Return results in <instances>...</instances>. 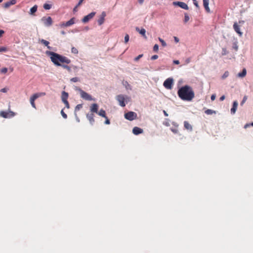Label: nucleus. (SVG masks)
Instances as JSON below:
<instances>
[{
    "instance_id": "obj_11",
    "label": "nucleus",
    "mask_w": 253,
    "mask_h": 253,
    "mask_svg": "<svg viewBox=\"0 0 253 253\" xmlns=\"http://www.w3.org/2000/svg\"><path fill=\"white\" fill-rule=\"evenodd\" d=\"M173 4L175 6H178L181 8L185 10H188L189 8L187 4L184 2L174 1L173 2Z\"/></svg>"
},
{
    "instance_id": "obj_36",
    "label": "nucleus",
    "mask_w": 253,
    "mask_h": 253,
    "mask_svg": "<svg viewBox=\"0 0 253 253\" xmlns=\"http://www.w3.org/2000/svg\"><path fill=\"white\" fill-rule=\"evenodd\" d=\"M159 41L161 42L162 45H163V46L165 47V46H166L167 45L166 43L163 40L159 38Z\"/></svg>"
},
{
    "instance_id": "obj_51",
    "label": "nucleus",
    "mask_w": 253,
    "mask_h": 253,
    "mask_svg": "<svg viewBox=\"0 0 253 253\" xmlns=\"http://www.w3.org/2000/svg\"><path fill=\"white\" fill-rule=\"evenodd\" d=\"M7 91V89L6 88H3L1 89L0 91L2 92H6Z\"/></svg>"
},
{
    "instance_id": "obj_10",
    "label": "nucleus",
    "mask_w": 253,
    "mask_h": 253,
    "mask_svg": "<svg viewBox=\"0 0 253 253\" xmlns=\"http://www.w3.org/2000/svg\"><path fill=\"white\" fill-rule=\"evenodd\" d=\"M117 101L119 103V105L122 107H125L126 106V103L125 101L126 100V97L124 95L120 94L118 95L116 98Z\"/></svg>"
},
{
    "instance_id": "obj_43",
    "label": "nucleus",
    "mask_w": 253,
    "mask_h": 253,
    "mask_svg": "<svg viewBox=\"0 0 253 253\" xmlns=\"http://www.w3.org/2000/svg\"><path fill=\"white\" fill-rule=\"evenodd\" d=\"M158 58V56L157 55H154L151 57V60H155V59H157Z\"/></svg>"
},
{
    "instance_id": "obj_48",
    "label": "nucleus",
    "mask_w": 253,
    "mask_h": 253,
    "mask_svg": "<svg viewBox=\"0 0 253 253\" xmlns=\"http://www.w3.org/2000/svg\"><path fill=\"white\" fill-rule=\"evenodd\" d=\"M9 2L11 4V5H13L16 3V0H11L10 1H9Z\"/></svg>"
},
{
    "instance_id": "obj_12",
    "label": "nucleus",
    "mask_w": 253,
    "mask_h": 253,
    "mask_svg": "<svg viewBox=\"0 0 253 253\" xmlns=\"http://www.w3.org/2000/svg\"><path fill=\"white\" fill-rule=\"evenodd\" d=\"M233 29L238 34L240 37H242L243 35V32L240 30V25H238L237 22H235L233 24Z\"/></svg>"
},
{
    "instance_id": "obj_61",
    "label": "nucleus",
    "mask_w": 253,
    "mask_h": 253,
    "mask_svg": "<svg viewBox=\"0 0 253 253\" xmlns=\"http://www.w3.org/2000/svg\"><path fill=\"white\" fill-rule=\"evenodd\" d=\"M163 112H164V114H165V115L166 116H168V114H167V113L165 110L163 111Z\"/></svg>"
},
{
    "instance_id": "obj_53",
    "label": "nucleus",
    "mask_w": 253,
    "mask_h": 253,
    "mask_svg": "<svg viewBox=\"0 0 253 253\" xmlns=\"http://www.w3.org/2000/svg\"><path fill=\"white\" fill-rule=\"evenodd\" d=\"M60 26L61 27H67L66 25V22H63V23H61L60 24Z\"/></svg>"
},
{
    "instance_id": "obj_37",
    "label": "nucleus",
    "mask_w": 253,
    "mask_h": 253,
    "mask_svg": "<svg viewBox=\"0 0 253 253\" xmlns=\"http://www.w3.org/2000/svg\"><path fill=\"white\" fill-rule=\"evenodd\" d=\"M129 37L128 35L126 34L125 37V42L127 43L129 41Z\"/></svg>"
},
{
    "instance_id": "obj_8",
    "label": "nucleus",
    "mask_w": 253,
    "mask_h": 253,
    "mask_svg": "<svg viewBox=\"0 0 253 253\" xmlns=\"http://www.w3.org/2000/svg\"><path fill=\"white\" fill-rule=\"evenodd\" d=\"M136 117L137 114L133 112H128L125 114V118L129 121H132Z\"/></svg>"
},
{
    "instance_id": "obj_21",
    "label": "nucleus",
    "mask_w": 253,
    "mask_h": 253,
    "mask_svg": "<svg viewBox=\"0 0 253 253\" xmlns=\"http://www.w3.org/2000/svg\"><path fill=\"white\" fill-rule=\"evenodd\" d=\"M75 18H71L70 20L66 22V25L67 27L70 26L75 23Z\"/></svg>"
},
{
    "instance_id": "obj_2",
    "label": "nucleus",
    "mask_w": 253,
    "mask_h": 253,
    "mask_svg": "<svg viewBox=\"0 0 253 253\" xmlns=\"http://www.w3.org/2000/svg\"><path fill=\"white\" fill-rule=\"evenodd\" d=\"M46 54L47 55L50 56L51 61L57 66H61V64L60 63L69 64L71 62V60L67 57L54 52L47 51H46Z\"/></svg>"
},
{
    "instance_id": "obj_33",
    "label": "nucleus",
    "mask_w": 253,
    "mask_h": 253,
    "mask_svg": "<svg viewBox=\"0 0 253 253\" xmlns=\"http://www.w3.org/2000/svg\"><path fill=\"white\" fill-rule=\"evenodd\" d=\"M82 107H83L82 104L77 105L75 108V111L80 110L82 108Z\"/></svg>"
},
{
    "instance_id": "obj_40",
    "label": "nucleus",
    "mask_w": 253,
    "mask_h": 253,
    "mask_svg": "<svg viewBox=\"0 0 253 253\" xmlns=\"http://www.w3.org/2000/svg\"><path fill=\"white\" fill-rule=\"evenodd\" d=\"M71 81L73 82H77L79 81V78L77 77H74L71 79Z\"/></svg>"
},
{
    "instance_id": "obj_6",
    "label": "nucleus",
    "mask_w": 253,
    "mask_h": 253,
    "mask_svg": "<svg viewBox=\"0 0 253 253\" xmlns=\"http://www.w3.org/2000/svg\"><path fill=\"white\" fill-rule=\"evenodd\" d=\"M79 91L80 93L81 97L83 99H84L85 100H88V101H91V100H94L92 98V96L90 94H89L87 92H85L82 89H80Z\"/></svg>"
},
{
    "instance_id": "obj_1",
    "label": "nucleus",
    "mask_w": 253,
    "mask_h": 253,
    "mask_svg": "<svg viewBox=\"0 0 253 253\" xmlns=\"http://www.w3.org/2000/svg\"><path fill=\"white\" fill-rule=\"evenodd\" d=\"M177 94L179 97L184 101H190L195 96L194 92L191 87L186 85L180 88Z\"/></svg>"
},
{
    "instance_id": "obj_22",
    "label": "nucleus",
    "mask_w": 253,
    "mask_h": 253,
    "mask_svg": "<svg viewBox=\"0 0 253 253\" xmlns=\"http://www.w3.org/2000/svg\"><path fill=\"white\" fill-rule=\"evenodd\" d=\"M184 126L185 128L188 130H192V127L191 125L187 121L184 122Z\"/></svg>"
},
{
    "instance_id": "obj_52",
    "label": "nucleus",
    "mask_w": 253,
    "mask_h": 253,
    "mask_svg": "<svg viewBox=\"0 0 253 253\" xmlns=\"http://www.w3.org/2000/svg\"><path fill=\"white\" fill-rule=\"evenodd\" d=\"M164 124L167 126H169V123L168 121H166L164 122Z\"/></svg>"
},
{
    "instance_id": "obj_26",
    "label": "nucleus",
    "mask_w": 253,
    "mask_h": 253,
    "mask_svg": "<svg viewBox=\"0 0 253 253\" xmlns=\"http://www.w3.org/2000/svg\"><path fill=\"white\" fill-rule=\"evenodd\" d=\"M205 113L207 115H212L213 114H215V111L211 109H207L205 111Z\"/></svg>"
},
{
    "instance_id": "obj_63",
    "label": "nucleus",
    "mask_w": 253,
    "mask_h": 253,
    "mask_svg": "<svg viewBox=\"0 0 253 253\" xmlns=\"http://www.w3.org/2000/svg\"><path fill=\"white\" fill-rule=\"evenodd\" d=\"M139 0V3H142L144 1V0Z\"/></svg>"
},
{
    "instance_id": "obj_55",
    "label": "nucleus",
    "mask_w": 253,
    "mask_h": 253,
    "mask_svg": "<svg viewBox=\"0 0 253 253\" xmlns=\"http://www.w3.org/2000/svg\"><path fill=\"white\" fill-rule=\"evenodd\" d=\"M84 0H80L76 7L80 6L83 2Z\"/></svg>"
},
{
    "instance_id": "obj_60",
    "label": "nucleus",
    "mask_w": 253,
    "mask_h": 253,
    "mask_svg": "<svg viewBox=\"0 0 253 253\" xmlns=\"http://www.w3.org/2000/svg\"><path fill=\"white\" fill-rule=\"evenodd\" d=\"M171 130L174 133H177L178 131L176 129H171Z\"/></svg>"
},
{
    "instance_id": "obj_41",
    "label": "nucleus",
    "mask_w": 253,
    "mask_h": 253,
    "mask_svg": "<svg viewBox=\"0 0 253 253\" xmlns=\"http://www.w3.org/2000/svg\"><path fill=\"white\" fill-rule=\"evenodd\" d=\"M105 118L106 119V120L105 121V124L106 125H109L110 124V121L109 120V119L108 118V117H106V118Z\"/></svg>"
},
{
    "instance_id": "obj_7",
    "label": "nucleus",
    "mask_w": 253,
    "mask_h": 253,
    "mask_svg": "<svg viewBox=\"0 0 253 253\" xmlns=\"http://www.w3.org/2000/svg\"><path fill=\"white\" fill-rule=\"evenodd\" d=\"M173 83V79L171 78H168L164 82L163 85L166 88L170 89L172 88Z\"/></svg>"
},
{
    "instance_id": "obj_62",
    "label": "nucleus",
    "mask_w": 253,
    "mask_h": 253,
    "mask_svg": "<svg viewBox=\"0 0 253 253\" xmlns=\"http://www.w3.org/2000/svg\"><path fill=\"white\" fill-rule=\"evenodd\" d=\"M61 33L62 35H65L66 34L65 32H64V31H61Z\"/></svg>"
},
{
    "instance_id": "obj_16",
    "label": "nucleus",
    "mask_w": 253,
    "mask_h": 253,
    "mask_svg": "<svg viewBox=\"0 0 253 253\" xmlns=\"http://www.w3.org/2000/svg\"><path fill=\"white\" fill-rule=\"evenodd\" d=\"M238 104L237 101H234L233 102L232 107L231 109V114H234L235 113L237 108Z\"/></svg>"
},
{
    "instance_id": "obj_45",
    "label": "nucleus",
    "mask_w": 253,
    "mask_h": 253,
    "mask_svg": "<svg viewBox=\"0 0 253 253\" xmlns=\"http://www.w3.org/2000/svg\"><path fill=\"white\" fill-rule=\"evenodd\" d=\"M153 49L155 51H157L158 49V44H155V45L154 46V47H153Z\"/></svg>"
},
{
    "instance_id": "obj_18",
    "label": "nucleus",
    "mask_w": 253,
    "mask_h": 253,
    "mask_svg": "<svg viewBox=\"0 0 253 253\" xmlns=\"http://www.w3.org/2000/svg\"><path fill=\"white\" fill-rule=\"evenodd\" d=\"M68 98V93L64 91H62L61 99L63 102H66L67 101V99Z\"/></svg>"
},
{
    "instance_id": "obj_35",
    "label": "nucleus",
    "mask_w": 253,
    "mask_h": 253,
    "mask_svg": "<svg viewBox=\"0 0 253 253\" xmlns=\"http://www.w3.org/2000/svg\"><path fill=\"white\" fill-rule=\"evenodd\" d=\"M7 72V68H3L0 70V73L2 74H5Z\"/></svg>"
},
{
    "instance_id": "obj_24",
    "label": "nucleus",
    "mask_w": 253,
    "mask_h": 253,
    "mask_svg": "<svg viewBox=\"0 0 253 253\" xmlns=\"http://www.w3.org/2000/svg\"><path fill=\"white\" fill-rule=\"evenodd\" d=\"M40 41L45 46H47L48 49H50L51 47L48 46L49 42L48 41L43 39L41 40Z\"/></svg>"
},
{
    "instance_id": "obj_13",
    "label": "nucleus",
    "mask_w": 253,
    "mask_h": 253,
    "mask_svg": "<svg viewBox=\"0 0 253 253\" xmlns=\"http://www.w3.org/2000/svg\"><path fill=\"white\" fill-rule=\"evenodd\" d=\"M95 14V12H92L87 15L84 16L82 20L84 23L87 22L90 19H92Z\"/></svg>"
},
{
    "instance_id": "obj_15",
    "label": "nucleus",
    "mask_w": 253,
    "mask_h": 253,
    "mask_svg": "<svg viewBox=\"0 0 253 253\" xmlns=\"http://www.w3.org/2000/svg\"><path fill=\"white\" fill-rule=\"evenodd\" d=\"M132 132L135 135H138L143 132V129L138 127L135 126L132 129Z\"/></svg>"
},
{
    "instance_id": "obj_47",
    "label": "nucleus",
    "mask_w": 253,
    "mask_h": 253,
    "mask_svg": "<svg viewBox=\"0 0 253 253\" xmlns=\"http://www.w3.org/2000/svg\"><path fill=\"white\" fill-rule=\"evenodd\" d=\"M191 61V59L190 58H187L186 60H185V64H187L188 63H189Z\"/></svg>"
},
{
    "instance_id": "obj_38",
    "label": "nucleus",
    "mask_w": 253,
    "mask_h": 253,
    "mask_svg": "<svg viewBox=\"0 0 253 253\" xmlns=\"http://www.w3.org/2000/svg\"><path fill=\"white\" fill-rule=\"evenodd\" d=\"M61 114L62 116V117L64 118V119H66L67 118V115L66 114H65L64 113V112L63 111V110H62L61 111Z\"/></svg>"
},
{
    "instance_id": "obj_17",
    "label": "nucleus",
    "mask_w": 253,
    "mask_h": 253,
    "mask_svg": "<svg viewBox=\"0 0 253 253\" xmlns=\"http://www.w3.org/2000/svg\"><path fill=\"white\" fill-rule=\"evenodd\" d=\"M209 0H203V5L205 8L206 11L209 13L210 12V9L209 6Z\"/></svg>"
},
{
    "instance_id": "obj_4",
    "label": "nucleus",
    "mask_w": 253,
    "mask_h": 253,
    "mask_svg": "<svg viewBox=\"0 0 253 253\" xmlns=\"http://www.w3.org/2000/svg\"><path fill=\"white\" fill-rule=\"evenodd\" d=\"M45 94H46L45 92H39V93H36L34 94L30 97V103H31L32 106L33 108H36V104L35 103V100L40 97L45 95Z\"/></svg>"
},
{
    "instance_id": "obj_44",
    "label": "nucleus",
    "mask_w": 253,
    "mask_h": 253,
    "mask_svg": "<svg viewBox=\"0 0 253 253\" xmlns=\"http://www.w3.org/2000/svg\"><path fill=\"white\" fill-rule=\"evenodd\" d=\"M6 51V48L4 47H0V52H4Z\"/></svg>"
},
{
    "instance_id": "obj_56",
    "label": "nucleus",
    "mask_w": 253,
    "mask_h": 253,
    "mask_svg": "<svg viewBox=\"0 0 253 253\" xmlns=\"http://www.w3.org/2000/svg\"><path fill=\"white\" fill-rule=\"evenodd\" d=\"M225 98V96H224V95H222V96H221V97H220L219 100H220V101H223V100H224Z\"/></svg>"
},
{
    "instance_id": "obj_31",
    "label": "nucleus",
    "mask_w": 253,
    "mask_h": 253,
    "mask_svg": "<svg viewBox=\"0 0 253 253\" xmlns=\"http://www.w3.org/2000/svg\"><path fill=\"white\" fill-rule=\"evenodd\" d=\"M11 5V4L9 2V1H7L6 2H5L4 4V7L5 8H8L9 6H10Z\"/></svg>"
},
{
    "instance_id": "obj_5",
    "label": "nucleus",
    "mask_w": 253,
    "mask_h": 253,
    "mask_svg": "<svg viewBox=\"0 0 253 253\" xmlns=\"http://www.w3.org/2000/svg\"><path fill=\"white\" fill-rule=\"evenodd\" d=\"M15 115V113L9 109L8 112L1 111L0 112V116L3 118H11Z\"/></svg>"
},
{
    "instance_id": "obj_29",
    "label": "nucleus",
    "mask_w": 253,
    "mask_h": 253,
    "mask_svg": "<svg viewBox=\"0 0 253 253\" xmlns=\"http://www.w3.org/2000/svg\"><path fill=\"white\" fill-rule=\"evenodd\" d=\"M71 52L72 53H74L75 54H77L78 53V50L77 48H76L75 47H73L71 49Z\"/></svg>"
},
{
    "instance_id": "obj_34",
    "label": "nucleus",
    "mask_w": 253,
    "mask_h": 253,
    "mask_svg": "<svg viewBox=\"0 0 253 253\" xmlns=\"http://www.w3.org/2000/svg\"><path fill=\"white\" fill-rule=\"evenodd\" d=\"M248 98V97L247 96H245L241 102V105L242 106L243 104L246 102Z\"/></svg>"
},
{
    "instance_id": "obj_30",
    "label": "nucleus",
    "mask_w": 253,
    "mask_h": 253,
    "mask_svg": "<svg viewBox=\"0 0 253 253\" xmlns=\"http://www.w3.org/2000/svg\"><path fill=\"white\" fill-rule=\"evenodd\" d=\"M63 68L67 70L69 72H71V67H69V66L68 65H61Z\"/></svg>"
},
{
    "instance_id": "obj_54",
    "label": "nucleus",
    "mask_w": 253,
    "mask_h": 253,
    "mask_svg": "<svg viewBox=\"0 0 253 253\" xmlns=\"http://www.w3.org/2000/svg\"><path fill=\"white\" fill-rule=\"evenodd\" d=\"M173 62L175 64H179V60H173Z\"/></svg>"
},
{
    "instance_id": "obj_28",
    "label": "nucleus",
    "mask_w": 253,
    "mask_h": 253,
    "mask_svg": "<svg viewBox=\"0 0 253 253\" xmlns=\"http://www.w3.org/2000/svg\"><path fill=\"white\" fill-rule=\"evenodd\" d=\"M189 20V17L187 13L184 14V22L185 23H187Z\"/></svg>"
},
{
    "instance_id": "obj_9",
    "label": "nucleus",
    "mask_w": 253,
    "mask_h": 253,
    "mask_svg": "<svg viewBox=\"0 0 253 253\" xmlns=\"http://www.w3.org/2000/svg\"><path fill=\"white\" fill-rule=\"evenodd\" d=\"M41 20L43 23L44 25L46 26L49 27L52 24V20L50 16L47 17L44 16L42 17Z\"/></svg>"
},
{
    "instance_id": "obj_64",
    "label": "nucleus",
    "mask_w": 253,
    "mask_h": 253,
    "mask_svg": "<svg viewBox=\"0 0 253 253\" xmlns=\"http://www.w3.org/2000/svg\"><path fill=\"white\" fill-rule=\"evenodd\" d=\"M250 124V126H253V122H252V123Z\"/></svg>"
},
{
    "instance_id": "obj_39",
    "label": "nucleus",
    "mask_w": 253,
    "mask_h": 253,
    "mask_svg": "<svg viewBox=\"0 0 253 253\" xmlns=\"http://www.w3.org/2000/svg\"><path fill=\"white\" fill-rule=\"evenodd\" d=\"M143 54H140L134 58V61H137L139 59L143 56Z\"/></svg>"
},
{
    "instance_id": "obj_57",
    "label": "nucleus",
    "mask_w": 253,
    "mask_h": 253,
    "mask_svg": "<svg viewBox=\"0 0 253 253\" xmlns=\"http://www.w3.org/2000/svg\"><path fill=\"white\" fill-rule=\"evenodd\" d=\"M250 124H246L245 126H244V128H247V127L250 126Z\"/></svg>"
},
{
    "instance_id": "obj_58",
    "label": "nucleus",
    "mask_w": 253,
    "mask_h": 253,
    "mask_svg": "<svg viewBox=\"0 0 253 253\" xmlns=\"http://www.w3.org/2000/svg\"><path fill=\"white\" fill-rule=\"evenodd\" d=\"M174 41H175L176 42H179V39L178 38L174 37Z\"/></svg>"
},
{
    "instance_id": "obj_42",
    "label": "nucleus",
    "mask_w": 253,
    "mask_h": 253,
    "mask_svg": "<svg viewBox=\"0 0 253 253\" xmlns=\"http://www.w3.org/2000/svg\"><path fill=\"white\" fill-rule=\"evenodd\" d=\"M194 4L197 7L199 8V6L198 3L196 0H193Z\"/></svg>"
},
{
    "instance_id": "obj_14",
    "label": "nucleus",
    "mask_w": 253,
    "mask_h": 253,
    "mask_svg": "<svg viewBox=\"0 0 253 253\" xmlns=\"http://www.w3.org/2000/svg\"><path fill=\"white\" fill-rule=\"evenodd\" d=\"M93 113H94L91 112V113H88L86 114V118L91 125H93V124H94V123L95 122V120L94 119V115Z\"/></svg>"
},
{
    "instance_id": "obj_23",
    "label": "nucleus",
    "mask_w": 253,
    "mask_h": 253,
    "mask_svg": "<svg viewBox=\"0 0 253 253\" xmlns=\"http://www.w3.org/2000/svg\"><path fill=\"white\" fill-rule=\"evenodd\" d=\"M246 74H247L246 69L245 68H244L243 69V71L242 72L238 73V76L239 77L243 78L246 75Z\"/></svg>"
},
{
    "instance_id": "obj_46",
    "label": "nucleus",
    "mask_w": 253,
    "mask_h": 253,
    "mask_svg": "<svg viewBox=\"0 0 253 253\" xmlns=\"http://www.w3.org/2000/svg\"><path fill=\"white\" fill-rule=\"evenodd\" d=\"M65 104V106L67 108H69L70 107V105H69V103L68 102V101H66V102H63Z\"/></svg>"
},
{
    "instance_id": "obj_25",
    "label": "nucleus",
    "mask_w": 253,
    "mask_h": 253,
    "mask_svg": "<svg viewBox=\"0 0 253 253\" xmlns=\"http://www.w3.org/2000/svg\"><path fill=\"white\" fill-rule=\"evenodd\" d=\"M38 6L35 5L30 9V14H34L37 10Z\"/></svg>"
},
{
    "instance_id": "obj_3",
    "label": "nucleus",
    "mask_w": 253,
    "mask_h": 253,
    "mask_svg": "<svg viewBox=\"0 0 253 253\" xmlns=\"http://www.w3.org/2000/svg\"><path fill=\"white\" fill-rule=\"evenodd\" d=\"M99 106L97 104L93 103L90 106V111L92 113H95L101 117L106 118V112L103 109H101L98 111Z\"/></svg>"
},
{
    "instance_id": "obj_59",
    "label": "nucleus",
    "mask_w": 253,
    "mask_h": 253,
    "mask_svg": "<svg viewBox=\"0 0 253 253\" xmlns=\"http://www.w3.org/2000/svg\"><path fill=\"white\" fill-rule=\"evenodd\" d=\"M4 33V31L2 30H0V37H1Z\"/></svg>"
},
{
    "instance_id": "obj_50",
    "label": "nucleus",
    "mask_w": 253,
    "mask_h": 253,
    "mask_svg": "<svg viewBox=\"0 0 253 253\" xmlns=\"http://www.w3.org/2000/svg\"><path fill=\"white\" fill-rule=\"evenodd\" d=\"M215 97H216V95L215 94H212L211 96V100L212 101H213L215 100Z\"/></svg>"
},
{
    "instance_id": "obj_49",
    "label": "nucleus",
    "mask_w": 253,
    "mask_h": 253,
    "mask_svg": "<svg viewBox=\"0 0 253 253\" xmlns=\"http://www.w3.org/2000/svg\"><path fill=\"white\" fill-rule=\"evenodd\" d=\"M244 23V21L241 20L239 21L238 23V25H240V26H242Z\"/></svg>"
},
{
    "instance_id": "obj_27",
    "label": "nucleus",
    "mask_w": 253,
    "mask_h": 253,
    "mask_svg": "<svg viewBox=\"0 0 253 253\" xmlns=\"http://www.w3.org/2000/svg\"><path fill=\"white\" fill-rule=\"evenodd\" d=\"M43 7L45 9L48 10L51 8V5L48 3H44Z\"/></svg>"
},
{
    "instance_id": "obj_19",
    "label": "nucleus",
    "mask_w": 253,
    "mask_h": 253,
    "mask_svg": "<svg viewBox=\"0 0 253 253\" xmlns=\"http://www.w3.org/2000/svg\"><path fill=\"white\" fill-rule=\"evenodd\" d=\"M105 13L104 12H103L102 13V17L100 18H99L98 20V23L99 25H101L103 23L104 21V17L105 16Z\"/></svg>"
},
{
    "instance_id": "obj_20",
    "label": "nucleus",
    "mask_w": 253,
    "mask_h": 253,
    "mask_svg": "<svg viewBox=\"0 0 253 253\" xmlns=\"http://www.w3.org/2000/svg\"><path fill=\"white\" fill-rule=\"evenodd\" d=\"M136 30L137 31L139 32V33L141 35H142L144 37H145L146 38V35H145L146 30L144 28H142L141 30H139V29L138 27H136Z\"/></svg>"
},
{
    "instance_id": "obj_32",
    "label": "nucleus",
    "mask_w": 253,
    "mask_h": 253,
    "mask_svg": "<svg viewBox=\"0 0 253 253\" xmlns=\"http://www.w3.org/2000/svg\"><path fill=\"white\" fill-rule=\"evenodd\" d=\"M229 76V72L228 71L225 72V73L223 74V76H222V78L223 79H224L226 78Z\"/></svg>"
}]
</instances>
